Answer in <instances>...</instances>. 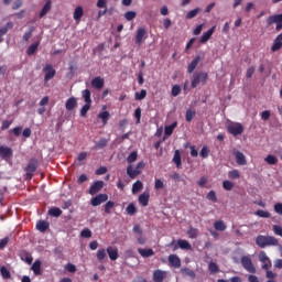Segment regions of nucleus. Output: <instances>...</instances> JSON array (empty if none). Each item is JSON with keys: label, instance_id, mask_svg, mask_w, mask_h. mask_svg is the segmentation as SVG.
Returning <instances> with one entry per match:
<instances>
[{"label": "nucleus", "instance_id": "obj_1", "mask_svg": "<svg viewBox=\"0 0 282 282\" xmlns=\"http://www.w3.org/2000/svg\"><path fill=\"white\" fill-rule=\"evenodd\" d=\"M256 243L259 248H268V246H279V240L272 236H258Z\"/></svg>", "mask_w": 282, "mask_h": 282}, {"label": "nucleus", "instance_id": "obj_2", "mask_svg": "<svg viewBox=\"0 0 282 282\" xmlns=\"http://www.w3.org/2000/svg\"><path fill=\"white\" fill-rule=\"evenodd\" d=\"M207 83H208V73H204V72L194 73L191 87L192 89H195L199 86V84L206 85Z\"/></svg>", "mask_w": 282, "mask_h": 282}, {"label": "nucleus", "instance_id": "obj_3", "mask_svg": "<svg viewBox=\"0 0 282 282\" xmlns=\"http://www.w3.org/2000/svg\"><path fill=\"white\" fill-rule=\"evenodd\" d=\"M240 263L247 272H249L250 274H257V268H254L252 259L249 256H242L240 259Z\"/></svg>", "mask_w": 282, "mask_h": 282}, {"label": "nucleus", "instance_id": "obj_4", "mask_svg": "<svg viewBox=\"0 0 282 282\" xmlns=\"http://www.w3.org/2000/svg\"><path fill=\"white\" fill-rule=\"evenodd\" d=\"M227 131L234 135V138H237V135H241V133H243V124L239 122H231L227 126Z\"/></svg>", "mask_w": 282, "mask_h": 282}, {"label": "nucleus", "instance_id": "obj_5", "mask_svg": "<svg viewBox=\"0 0 282 282\" xmlns=\"http://www.w3.org/2000/svg\"><path fill=\"white\" fill-rule=\"evenodd\" d=\"M258 258L259 262L262 263V270H270V268H272V260H270L265 251H260Z\"/></svg>", "mask_w": 282, "mask_h": 282}, {"label": "nucleus", "instance_id": "obj_6", "mask_svg": "<svg viewBox=\"0 0 282 282\" xmlns=\"http://www.w3.org/2000/svg\"><path fill=\"white\" fill-rule=\"evenodd\" d=\"M149 35H147V29L144 28H139L137 30V34L134 37V43L135 45H138L140 47V45H142V43H144V41L148 39Z\"/></svg>", "mask_w": 282, "mask_h": 282}, {"label": "nucleus", "instance_id": "obj_7", "mask_svg": "<svg viewBox=\"0 0 282 282\" xmlns=\"http://www.w3.org/2000/svg\"><path fill=\"white\" fill-rule=\"evenodd\" d=\"M43 72L45 73L44 83H48V80H52L56 76V69H54L52 64H46L43 67Z\"/></svg>", "mask_w": 282, "mask_h": 282}, {"label": "nucleus", "instance_id": "obj_8", "mask_svg": "<svg viewBox=\"0 0 282 282\" xmlns=\"http://www.w3.org/2000/svg\"><path fill=\"white\" fill-rule=\"evenodd\" d=\"M109 195L107 194H98L95 197L91 198L90 204L91 206H100V204H105V202H108Z\"/></svg>", "mask_w": 282, "mask_h": 282}, {"label": "nucleus", "instance_id": "obj_9", "mask_svg": "<svg viewBox=\"0 0 282 282\" xmlns=\"http://www.w3.org/2000/svg\"><path fill=\"white\" fill-rule=\"evenodd\" d=\"M39 169V160L31 159L25 167L26 175H32V173H36V170Z\"/></svg>", "mask_w": 282, "mask_h": 282}, {"label": "nucleus", "instance_id": "obj_10", "mask_svg": "<svg viewBox=\"0 0 282 282\" xmlns=\"http://www.w3.org/2000/svg\"><path fill=\"white\" fill-rule=\"evenodd\" d=\"M105 188V182L104 181H96L90 187H89V195H96L97 193H100Z\"/></svg>", "mask_w": 282, "mask_h": 282}, {"label": "nucleus", "instance_id": "obj_11", "mask_svg": "<svg viewBox=\"0 0 282 282\" xmlns=\"http://www.w3.org/2000/svg\"><path fill=\"white\" fill-rule=\"evenodd\" d=\"M167 261L172 268H175V269L182 268V260L180 259V257H177V254H170L167 257Z\"/></svg>", "mask_w": 282, "mask_h": 282}, {"label": "nucleus", "instance_id": "obj_12", "mask_svg": "<svg viewBox=\"0 0 282 282\" xmlns=\"http://www.w3.org/2000/svg\"><path fill=\"white\" fill-rule=\"evenodd\" d=\"M167 273L166 271L156 269L153 271V281L154 282H164V279H166Z\"/></svg>", "mask_w": 282, "mask_h": 282}, {"label": "nucleus", "instance_id": "obj_13", "mask_svg": "<svg viewBox=\"0 0 282 282\" xmlns=\"http://www.w3.org/2000/svg\"><path fill=\"white\" fill-rule=\"evenodd\" d=\"M234 155L236 158V162L239 166H246L248 161L246 160V155L241 151H234Z\"/></svg>", "mask_w": 282, "mask_h": 282}, {"label": "nucleus", "instance_id": "obj_14", "mask_svg": "<svg viewBox=\"0 0 282 282\" xmlns=\"http://www.w3.org/2000/svg\"><path fill=\"white\" fill-rule=\"evenodd\" d=\"M66 111H74L78 107V100L76 97H69L65 104Z\"/></svg>", "mask_w": 282, "mask_h": 282}, {"label": "nucleus", "instance_id": "obj_15", "mask_svg": "<svg viewBox=\"0 0 282 282\" xmlns=\"http://www.w3.org/2000/svg\"><path fill=\"white\" fill-rule=\"evenodd\" d=\"M14 28V22L9 21L6 26L0 28V43H3V36L8 34L9 30H12Z\"/></svg>", "mask_w": 282, "mask_h": 282}, {"label": "nucleus", "instance_id": "obj_16", "mask_svg": "<svg viewBox=\"0 0 282 282\" xmlns=\"http://www.w3.org/2000/svg\"><path fill=\"white\" fill-rule=\"evenodd\" d=\"M177 248H181V250H191V242L187 240H177V245L174 246L173 250H177Z\"/></svg>", "mask_w": 282, "mask_h": 282}, {"label": "nucleus", "instance_id": "obj_17", "mask_svg": "<svg viewBox=\"0 0 282 282\" xmlns=\"http://www.w3.org/2000/svg\"><path fill=\"white\" fill-rule=\"evenodd\" d=\"M199 61H202V57L197 55L188 65L187 67V74H193L195 69L197 68V65H199Z\"/></svg>", "mask_w": 282, "mask_h": 282}, {"label": "nucleus", "instance_id": "obj_18", "mask_svg": "<svg viewBox=\"0 0 282 282\" xmlns=\"http://www.w3.org/2000/svg\"><path fill=\"white\" fill-rule=\"evenodd\" d=\"M281 47H282V33H280V34L275 37V40H274V42H273V45H272V47H271V51H272V52H279V50H281Z\"/></svg>", "mask_w": 282, "mask_h": 282}, {"label": "nucleus", "instance_id": "obj_19", "mask_svg": "<svg viewBox=\"0 0 282 282\" xmlns=\"http://www.w3.org/2000/svg\"><path fill=\"white\" fill-rule=\"evenodd\" d=\"M0 158L6 160V158H12V150L6 145H0Z\"/></svg>", "mask_w": 282, "mask_h": 282}, {"label": "nucleus", "instance_id": "obj_20", "mask_svg": "<svg viewBox=\"0 0 282 282\" xmlns=\"http://www.w3.org/2000/svg\"><path fill=\"white\" fill-rule=\"evenodd\" d=\"M36 229L40 231V232H46L48 229H50V223L46 221V220H39L36 223Z\"/></svg>", "mask_w": 282, "mask_h": 282}, {"label": "nucleus", "instance_id": "obj_21", "mask_svg": "<svg viewBox=\"0 0 282 282\" xmlns=\"http://www.w3.org/2000/svg\"><path fill=\"white\" fill-rule=\"evenodd\" d=\"M215 34V26L210 28L207 32H205L200 37V43H208L210 37Z\"/></svg>", "mask_w": 282, "mask_h": 282}, {"label": "nucleus", "instance_id": "obj_22", "mask_svg": "<svg viewBox=\"0 0 282 282\" xmlns=\"http://www.w3.org/2000/svg\"><path fill=\"white\" fill-rule=\"evenodd\" d=\"M91 86L95 87V89H102L105 87V79L101 77H95L91 80Z\"/></svg>", "mask_w": 282, "mask_h": 282}, {"label": "nucleus", "instance_id": "obj_23", "mask_svg": "<svg viewBox=\"0 0 282 282\" xmlns=\"http://www.w3.org/2000/svg\"><path fill=\"white\" fill-rule=\"evenodd\" d=\"M281 21H282V13L281 14L270 15L267 19V25H272L274 23H281Z\"/></svg>", "mask_w": 282, "mask_h": 282}, {"label": "nucleus", "instance_id": "obj_24", "mask_svg": "<svg viewBox=\"0 0 282 282\" xmlns=\"http://www.w3.org/2000/svg\"><path fill=\"white\" fill-rule=\"evenodd\" d=\"M39 45H41V41L31 44L26 50L28 56H33V54H36V52L39 51Z\"/></svg>", "mask_w": 282, "mask_h": 282}, {"label": "nucleus", "instance_id": "obj_25", "mask_svg": "<svg viewBox=\"0 0 282 282\" xmlns=\"http://www.w3.org/2000/svg\"><path fill=\"white\" fill-rule=\"evenodd\" d=\"M108 257L110 261H117L118 259V248L108 247L107 248Z\"/></svg>", "mask_w": 282, "mask_h": 282}, {"label": "nucleus", "instance_id": "obj_26", "mask_svg": "<svg viewBox=\"0 0 282 282\" xmlns=\"http://www.w3.org/2000/svg\"><path fill=\"white\" fill-rule=\"evenodd\" d=\"M50 10H52V0H47L44 4V7L42 8L41 12H40V19H43V17H45L47 14V12H50Z\"/></svg>", "mask_w": 282, "mask_h": 282}, {"label": "nucleus", "instance_id": "obj_27", "mask_svg": "<svg viewBox=\"0 0 282 282\" xmlns=\"http://www.w3.org/2000/svg\"><path fill=\"white\" fill-rule=\"evenodd\" d=\"M20 259L22 261H25V263H29V264H31L32 261H34V258H32V254H30V252H28L25 250L20 252Z\"/></svg>", "mask_w": 282, "mask_h": 282}, {"label": "nucleus", "instance_id": "obj_28", "mask_svg": "<svg viewBox=\"0 0 282 282\" xmlns=\"http://www.w3.org/2000/svg\"><path fill=\"white\" fill-rule=\"evenodd\" d=\"M139 254H141L144 259H149V257H153L155 254V251L153 249H138Z\"/></svg>", "mask_w": 282, "mask_h": 282}, {"label": "nucleus", "instance_id": "obj_29", "mask_svg": "<svg viewBox=\"0 0 282 282\" xmlns=\"http://www.w3.org/2000/svg\"><path fill=\"white\" fill-rule=\"evenodd\" d=\"M140 170L134 169L132 165H129L127 167V175L130 177V180H135L137 175H140Z\"/></svg>", "mask_w": 282, "mask_h": 282}, {"label": "nucleus", "instance_id": "obj_30", "mask_svg": "<svg viewBox=\"0 0 282 282\" xmlns=\"http://www.w3.org/2000/svg\"><path fill=\"white\" fill-rule=\"evenodd\" d=\"M150 195L149 193H143L139 196V204H141V206L147 207L149 206V199H150Z\"/></svg>", "mask_w": 282, "mask_h": 282}, {"label": "nucleus", "instance_id": "obj_31", "mask_svg": "<svg viewBox=\"0 0 282 282\" xmlns=\"http://www.w3.org/2000/svg\"><path fill=\"white\" fill-rule=\"evenodd\" d=\"M31 270L35 274V276H41V260H35L31 267Z\"/></svg>", "mask_w": 282, "mask_h": 282}, {"label": "nucleus", "instance_id": "obj_32", "mask_svg": "<svg viewBox=\"0 0 282 282\" xmlns=\"http://www.w3.org/2000/svg\"><path fill=\"white\" fill-rule=\"evenodd\" d=\"M173 162L176 164V167L180 169L182 166V153L180 150H175L174 156H173Z\"/></svg>", "mask_w": 282, "mask_h": 282}, {"label": "nucleus", "instance_id": "obj_33", "mask_svg": "<svg viewBox=\"0 0 282 282\" xmlns=\"http://www.w3.org/2000/svg\"><path fill=\"white\" fill-rule=\"evenodd\" d=\"M83 14H85V11L80 6H78L73 13V18L75 21H80V19H83Z\"/></svg>", "mask_w": 282, "mask_h": 282}, {"label": "nucleus", "instance_id": "obj_34", "mask_svg": "<svg viewBox=\"0 0 282 282\" xmlns=\"http://www.w3.org/2000/svg\"><path fill=\"white\" fill-rule=\"evenodd\" d=\"M47 213L50 217H61L63 215V210L58 207H51Z\"/></svg>", "mask_w": 282, "mask_h": 282}, {"label": "nucleus", "instance_id": "obj_35", "mask_svg": "<svg viewBox=\"0 0 282 282\" xmlns=\"http://www.w3.org/2000/svg\"><path fill=\"white\" fill-rule=\"evenodd\" d=\"M264 162H267V164L270 166H274L279 163V159L272 154H268L267 158H264Z\"/></svg>", "mask_w": 282, "mask_h": 282}, {"label": "nucleus", "instance_id": "obj_36", "mask_svg": "<svg viewBox=\"0 0 282 282\" xmlns=\"http://www.w3.org/2000/svg\"><path fill=\"white\" fill-rule=\"evenodd\" d=\"M98 118L102 121V124H107V122H109V118H111V115L109 111H102L98 113Z\"/></svg>", "mask_w": 282, "mask_h": 282}, {"label": "nucleus", "instance_id": "obj_37", "mask_svg": "<svg viewBox=\"0 0 282 282\" xmlns=\"http://www.w3.org/2000/svg\"><path fill=\"white\" fill-rule=\"evenodd\" d=\"M254 215H257V217H261L262 219H270V217H272L270 212L263 209L257 210Z\"/></svg>", "mask_w": 282, "mask_h": 282}, {"label": "nucleus", "instance_id": "obj_38", "mask_svg": "<svg viewBox=\"0 0 282 282\" xmlns=\"http://www.w3.org/2000/svg\"><path fill=\"white\" fill-rule=\"evenodd\" d=\"M197 116V112L193 109H187L185 113V120L186 122H193V118Z\"/></svg>", "mask_w": 282, "mask_h": 282}, {"label": "nucleus", "instance_id": "obj_39", "mask_svg": "<svg viewBox=\"0 0 282 282\" xmlns=\"http://www.w3.org/2000/svg\"><path fill=\"white\" fill-rule=\"evenodd\" d=\"M85 104L91 105V91L89 89H85L82 93Z\"/></svg>", "mask_w": 282, "mask_h": 282}, {"label": "nucleus", "instance_id": "obj_40", "mask_svg": "<svg viewBox=\"0 0 282 282\" xmlns=\"http://www.w3.org/2000/svg\"><path fill=\"white\" fill-rule=\"evenodd\" d=\"M214 228H215V230L224 232V230H226L227 226L223 220H217L214 223Z\"/></svg>", "mask_w": 282, "mask_h": 282}, {"label": "nucleus", "instance_id": "obj_41", "mask_svg": "<svg viewBox=\"0 0 282 282\" xmlns=\"http://www.w3.org/2000/svg\"><path fill=\"white\" fill-rule=\"evenodd\" d=\"M142 188H144V185L142 184V181H137L132 185V193L133 194L140 193V191H142Z\"/></svg>", "mask_w": 282, "mask_h": 282}, {"label": "nucleus", "instance_id": "obj_42", "mask_svg": "<svg viewBox=\"0 0 282 282\" xmlns=\"http://www.w3.org/2000/svg\"><path fill=\"white\" fill-rule=\"evenodd\" d=\"M0 273L2 279H11L12 274L10 273V270L6 268V265L0 267Z\"/></svg>", "mask_w": 282, "mask_h": 282}, {"label": "nucleus", "instance_id": "obj_43", "mask_svg": "<svg viewBox=\"0 0 282 282\" xmlns=\"http://www.w3.org/2000/svg\"><path fill=\"white\" fill-rule=\"evenodd\" d=\"M199 12H202V8H196L194 10H191L186 15L185 19H195V17H197V14H199Z\"/></svg>", "mask_w": 282, "mask_h": 282}, {"label": "nucleus", "instance_id": "obj_44", "mask_svg": "<svg viewBox=\"0 0 282 282\" xmlns=\"http://www.w3.org/2000/svg\"><path fill=\"white\" fill-rule=\"evenodd\" d=\"M127 215L133 216L135 213H138V208H135V204L131 203L126 208Z\"/></svg>", "mask_w": 282, "mask_h": 282}, {"label": "nucleus", "instance_id": "obj_45", "mask_svg": "<svg viewBox=\"0 0 282 282\" xmlns=\"http://www.w3.org/2000/svg\"><path fill=\"white\" fill-rule=\"evenodd\" d=\"M116 207V203L113 200H109L105 205L106 215H111V209Z\"/></svg>", "mask_w": 282, "mask_h": 282}, {"label": "nucleus", "instance_id": "obj_46", "mask_svg": "<svg viewBox=\"0 0 282 282\" xmlns=\"http://www.w3.org/2000/svg\"><path fill=\"white\" fill-rule=\"evenodd\" d=\"M175 127H177V122H173L170 126L165 127V135H173V131H175Z\"/></svg>", "mask_w": 282, "mask_h": 282}, {"label": "nucleus", "instance_id": "obj_47", "mask_svg": "<svg viewBox=\"0 0 282 282\" xmlns=\"http://www.w3.org/2000/svg\"><path fill=\"white\" fill-rule=\"evenodd\" d=\"M107 257V251L105 249H98L97 251V260L102 263L105 261V258Z\"/></svg>", "mask_w": 282, "mask_h": 282}, {"label": "nucleus", "instance_id": "obj_48", "mask_svg": "<svg viewBox=\"0 0 282 282\" xmlns=\"http://www.w3.org/2000/svg\"><path fill=\"white\" fill-rule=\"evenodd\" d=\"M228 177L230 180H239V177H241V173H239L238 170H231L228 172Z\"/></svg>", "mask_w": 282, "mask_h": 282}, {"label": "nucleus", "instance_id": "obj_49", "mask_svg": "<svg viewBox=\"0 0 282 282\" xmlns=\"http://www.w3.org/2000/svg\"><path fill=\"white\" fill-rule=\"evenodd\" d=\"M91 109V104H85L80 109V116L82 118H85L87 116V112Z\"/></svg>", "mask_w": 282, "mask_h": 282}, {"label": "nucleus", "instance_id": "obj_50", "mask_svg": "<svg viewBox=\"0 0 282 282\" xmlns=\"http://www.w3.org/2000/svg\"><path fill=\"white\" fill-rule=\"evenodd\" d=\"M206 199H208L209 202H213L214 204H217V193H215V191H210L207 194Z\"/></svg>", "mask_w": 282, "mask_h": 282}, {"label": "nucleus", "instance_id": "obj_51", "mask_svg": "<svg viewBox=\"0 0 282 282\" xmlns=\"http://www.w3.org/2000/svg\"><path fill=\"white\" fill-rule=\"evenodd\" d=\"M135 160H138V152L133 151L127 158V162H128V164H133V162H135Z\"/></svg>", "mask_w": 282, "mask_h": 282}, {"label": "nucleus", "instance_id": "obj_52", "mask_svg": "<svg viewBox=\"0 0 282 282\" xmlns=\"http://www.w3.org/2000/svg\"><path fill=\"white\" fill-rule=\"evenodd\" d=\"M208 270L209 272H212V274H217V272H219V267L217 265V263L210 262L208 264Z\"/></svg>", "mask_w": 282, "mask_h": 282}, {"label": "nucleus", "instance_id": "obj_53", "mask_svg": "<svg viewBox=\"0 0 282 282\" xmlns=\"http://www.w3.org/2000/svg\"><path fill=\"white\" fill-rule=\"evenodd\" d=\"M208 155H210V149H208L207 145H204L200 150V158H203V160H206Z\"/></svg>", "mask_w": 282, "mask_h": 282}, {"label": "nucleus", "instance_id": "obj_54", "mask_svg": "<svg viewBox=\"0 0 282 282\" xmlns=\"http://www.w3.org/2000/svg\"><path fill=\"white\" fill-rule=\"evenodd\" d=\"M107 144H109V141L107 139H101L96 143L95 149H105Z\"/></svg>", "mask_w": 282, "mask_h": 282}, {"label": "nucleus", "instance_id": "obj_55", "mask_svg": "<svg viewBox=\"0 0 282 282\" xmlns=\"http://www.w3.org/2000/svg\"><path fill=\"white\" fill-rule=\"evenodd\" d=\"M223 188L225 191H232V188H235V183H232L230 181H224L223 182Z\"/></svg>", "mask_w": 282, "mask_h": 282}, {"label": "nucleus", "instance_id": "obj_56", "mask_svg": "<svg viewBox=\"0 0 282 282\" xmlns=\"http://www.w3.org/2000/svg\"><path fill=\"white\" fill-rule=\"evenodd\" d=\"M135 100H144L147 98V90L142 89L140 93L134 94Z\"/></svg>", "mask_w": 282, "mask_h": 282}, {"label": "nucleus", "instance_id": "obj_57", "mask_svg": "<svg viewBox=\"0 0 282 282\" xmlns=\"http://www.w3.org/2000/svg\"><path fill=\"white\" fill-rule=\"evenodd\" d=\"M134 118L137 120V124H140V120L142 118V108H137L134 110Z\"/></svg>", "mask_w": 282, "mask_h": 282}, {"label": "nucleus", "instance_id": "obj_58", "mask_svg": "<svg viewBox=\"0 0 282 282\" xmlns=\"http://www.w3.org/2000/svg\"><path fill=\"white\" fill-rule=\"evenodd\" d=\"M178 94H182V87H180V85H174L172 87V96L176 98Z\"/></svg>", "mask_w": 282, "mask_h": 282}, {"label": "nucleus", "instance_id": "obj_59", "mask_svg": "<svg viewBox=\"0 0 282 282\" xmlns=\"http://www.w3.org/2000/svg\"><path fill=\"white\" fill-rule=\"evenodd\" d=\"M80 237H83L84 239L91 238V230L88 228H85L84 230H82Z\"/></svg>", "mask_w": 282, "mask_h": 282}, {"label": "nucleus", "instance_id": "obj_60", "mask_svg": "<svg viewBox=\"0 0 282 282\" xmlns=\"http://www.w3.org/2000/svg\"><path fill=\"white\" fill-rule=\"evenodd\" d=\"M32 32H34V28H31L29 31H26L23 34V41H25V43H28V41H30V39H32Z\"/></svg>", "mask_w": 282, "mask_h": 282}, {"label": "nucleus", "instance_id": "obj_61", "mask_svg": "<svg viewBox=\"0 0 282 282\" xmlns=\"http://www.w3.org/2000/svg\"><path fill=\"white\" fill-rule=\"evenodd\" d=\"M135 17H137V13L134 11H128L124 13V18L127 19V21H133Z\"/></svg>", "mask_w": 282, "mask_h": 282}, {"label": "nucleus", "instance_id": "obj_62", "mask_svg": "<svg viewBox=\"0 0 282 282\" xmlns=\"http://www.w3.org/2000/svg\"><path fill=\"white\" fill-rule=\"evenodd\" d=\"M267 274V279H269V281H274V279H276V273H274L273 271H270V269L265 270Z\"/></svg>", "mask_w": 282, "mask_h": 282}, {"label": "nucleus", "instance_id": "obj_63", "mask_svg": "<svg viewBox=\"0 0 282 282\" xmlns=\"http://www.w3.org/2000/svg\"><path fill=\"white\" fill-rule=\"evenodd\" d=\"M273 232L278 235V237H282V226L281 225H274L273 226Z\"/></svg>", "mask_w": 282, "mask_h": 282}, {"label": "nucleus", "instance_id": "obj_64", "mask_svg": "<svg viewBox=\"0 0 282 282\" xmlns=\"http://www.w3.org/2000/svg\"><path fill=\"white\" fill-rule=\"evenodd\" d=\"M273 210H274V213H276V215H282V203H276L273 206Z\"/></svg>", "mask_w": 282, "mask_h": 282}]
</instances>
